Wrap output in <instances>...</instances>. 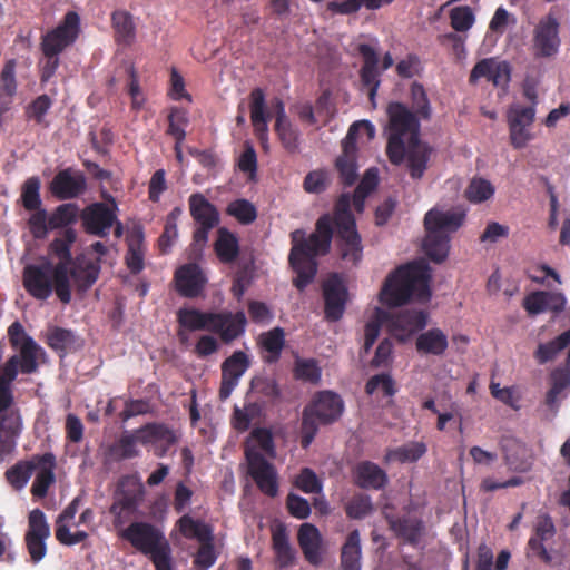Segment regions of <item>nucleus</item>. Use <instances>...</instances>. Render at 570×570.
I'll use <instances>...</instances> for the list:
<instances>
[{
  "mask_svg": "<svg viewBox=\"0 0 570 570\" xmlns=\"http://www.w3.org/2000/svg\"><path fill=\"white\" fill-rule=\"evenodd\" d=\"M387 116L389 160L396 166L405 161L411 178L421 179L428 169L433 149L420 139L419 117L402 102L389 104Z\"/></svg>",
  "mask_w": 570,
  "mask_h": 570,
  "instance_id": "1",
  "label": "nucleus"
},
{
  "mask_svg": "<svg viewBox=\"0 0 570 570\" xmlns=\"http://www.w3.org/2000/svg\"><path fill=\"white\" fill-rule=\"evenodd\" d=\"M11 347L18 351L0 367V426L14 431L19 425V410L13 406L12 383L19 373L32 374L38 371L39 358L45 356L43 348L26 333L19 321L8 327Z\"/></svg>",
  "mask_w": 570,
  "mask_h": 570,
  "instance_id": "2",
  "label": "nucleus"
},
{
  "mask_svg": "<svg viewBox=\"0 0 570 570\" xmlns=\"http://www.w3.org/2000/svg\"><path fill=\"white\" fill-rule=\"evenodd\" d=\"M333 225V217L324 214L316 220L315 230L309 236L306 237L303 229L291 233L292 248L288 263L296 273L293 284L298 291H304L313 282L317 272L315 258L330 252Z\"/></svg>",
  "mask_w": 570,
  "mask_h": 570,
  "instance_id": "3",
  "label": "nucleus"
},
{
  "mask_svg": "<svg viewBox=\"0 0 570 570\" xmlns=\"http://www.w3.org/2000/svg\"><path fill=\"white\" fill-rule=\"evenodd\" d=\"M429 267L412 262L397 267L385 279L380 301L389 307H397L410 301L425 303L431 298Z\"/></svg>",
  "mask_w": 570,
  "mask_h": 570,
  "instance_id": "4",
  "label": "nucleus"
},
{
  "mask_svg": "<svg viewBox=\"0 0 570 570\" xmlns=\"http://www.w3.org/2000/svg\"><path fill=\"white\" fill-rule=\"evenodd\" d=\"M177 322L180 327L190 332L208 331L218 334L225 344L242 336L247 324L244 312H202L197 308H180L177 312Z\"/></svg>",
  "mask_w": 570,
  "mask_h": 570,
  "instance_id": "5",
  "label": "nucleus"
},
{
  "mask_svg": "<svg viewBox=\"0 0 570 570\" xmlns=\"http://www.w3.org/2000/svg\"><path fill=\"white\" fill-rule=\"evenodd\" d=\"M426 323L428 314L424 311L403 309L399 313H391L379 307L375 308L373 316L364 327L361 357L370 353L383 325H386L393 337L405 342L413 333L424 328Z\"/></svg>",
  "mask_w": 570,
  "mask_h": 570,
  "instance_id": "6",
  "label": "nucleus"
},
{
  "mask_svg": "<svg viewBox=\"0 0 570 570\" xmlns=\"http://www.w3.org/2000/svg\"><path fill=\"white\" fill-rule=\"evenodd\" d=\"M464 218V213L438 208H432L425 214L426 236L423 240V249L431 261L441 263L448 257L450 234L462 226Z\"/></svg>",
  "mask_w": 570,
  "mask_h": 570,
  "instance_id": "7",
  "label": "nucleus"
},
{
  "mask_svg": "<svg viewBox=\"0 0 570 570\" xmlns=\"http://www.w3.org/2000/svg\"><path fill=\"white\" fill-rule=\"evenodd\" d=\"M121 537L144 554H148L156 570H173L171 548L164 533L148 522H132Z\"/></svg>",
  "mask_w": 570,
  "mask_h": 570,
  "instance_id": "8",
  "label": "nucleus"
},
{
  "mask_svg": "<svg viewBox=\"0 0 570 570\" xmlns=\"http://www.w3.org/2000/svg\"><path fill=\"white\" fill-rule=\"evenodd\" d=\"M344 410L343 400L332 391L318 392L304 409L301 424V445L307 449L315 439L318 426L332 424Z\"/></svg>",
  "mask_w": 570,
  "mask_h": 570,
  "instance_id": "9",
  "label": "nucleus"
},
{
  "mask_svg": "<svg viewBox=\"0 0 570 570\" xmlns=\"http://www.w3.org/2000/svg\"><path fill=\"white\" fill-rule=\"evenodd\" d=\"M333 222L340 238L342 258L358 264L363 256V245L355 217L350 210V194H342L335 202Z\"/></svg>",
  "mask_w": 570,
  "mask_h": 570,
  "instance_id": "10",
  "label": "nucleus"
},
{
  "mask_svg": "<svg viewBox=\"0 0 570 570\" xmlns=\"http://www.w3.org/2000/svg\"><path fill=\"white\" fill-rule=\"evenodd\" d=\"M76 238V230L73 228H66L61 236L55 238L49 245L50 254L58 258V263L53 265L56 267L57 297L63 304H68L71 301L69 267L73 263L71 246Z\"/></svg>",
  "mask_w": 570,
  "mask_h": 570,
  "instance_id": "11",
  "label": "nucleus"
},
{
  "mask_svg": "<svg viewBox=\"0 0 570 570\" xmlns=\"http://www.w3.org/2000/svg\"><path fill=\"white\" fill-rule=\"evenodd\" d=\"M361 129H365L370 138L374 136V126L368 120H358L353 122L342 141V154L335 161V167L345 186H352L357 179L356 139Z\"/></svg>",
  "mask_w": 570,
  "mask_h": 570,
  "instance_id": "12",
  "label": "nucleus"
},
{
  "mask_svg": "<svg viewBox=\"0 0 570 570\" xmlns=\"http://www.w3.org/2000/svg\"><path fill=\"white\" fill-rule=\"evenodd\" d=\"M22 285L31 297L46 301L53 292L57 294L56 267L48 261L24 266Z\"/></svg>",
  "mask_w": 570,
  "mask_h": 570,
  "instance_id": "13",
  "label": "nucleus"
},
{
  "mask_svg": "<svg viewBox=\"0 0 570 570\" xmlns=\"http://www.w3.org/2000/svg\"><path fill=\"white\" fill-rule=\"evenodd\" d=\"M79 33L80 17L76 11H68L56 28L41 37V51L60 55L76 42Z\"/></svg>",
  "mask_w": 570,
  "mask_h": 570,
  "instance_id": "14",
  "label": "nucleus"
},
{
  "mask_svg": "<svg viewBox=\"0 0 570 570\" xmlns=\"http://www.w3.org/2000/svg\"><path fill=\"white\" fill-rule=\"evenodd\" d=\"M145 497V487L138 474H128L120 478L115 493V501L110 513L120 518L124 513H135Z\"/></svg>",
  "mask_w": 570,
  "mask_h": 570,
  "instance_id": "15",
  "label": "nucleus"
},
{
  "mask_svg": "<svg viewBox=\"0 0 570 570\" xmlns=\"http://www.w3.org/2000/svg\"><path fill=\"white\" fill-rule=\"evenodd\" d=\"M248 474L256 483L258 490L267 497L278 494V475L275 466L264 455L253 448L245 450Z\"/></svg>",
  "mask_w": 570,
  "mask_h": 570,
  "instance_id": "16",
  "label": "nucleus"
},
{
  "mask_svg": "<svg viewBox=\"0 0 570 570\" xmlns=\"http://www.w3.org/2000/svg\"><path fill=\"white\" fill-rule=\"evenodd\" d=\"M139 443L150 446L157 458L166 456L179 441V433L166 423L151 422L137 429Z\"/></svg>",
  "mask_w": 570,
  "mask_h": 570,
  "instance_id": "17",
  "label": "nucleus"
},
{
  "mask_svg": "<svg viewBox=\"0 0 570 570\" xmlns=\"http://www.w3.org/2000/svg\"><path fill=\"white\" fill-rule=\"evenodd\" d=\"M560 23L549 13L541 18L533 30L532 51L535 58H551L559 51L561 39L559 37Z\"/></svg>",
  "mask_w": 570,
  "mask_h": 570,
  "instance_id": "18",
  "label": "nucleus"
},
{
  "mask_svg": "<svg viewBox=\"0 0 570 570\" xmlns=\"http://www.w3.org/2000/svg\"><path fill=\"white\" fill-rule=\"evenodd\" d=\"M535 117V108L533 106H522L513 104L507 112V121L510 131V141L514 149H522L531 140L532 136L528 131Z\"/></svg>",
  "mask_w": 570,
  "mask_h": 570,
  "instance_id": "19",
  "label": "nucleus"
},
{
  "mask_svg": "<svg viewBox=\"0 0 570 570\" xmlns=\"http://www.w3.org/2000/svg\"><path fill=\"white\" fill-rule=\"evenodd\" d=\"M324 316L328 322L343 317L347 303V288L338 275L334 274L323 283Z\"/></svg>",
  "mask_w": 570,
  "mask_h": 570,
  "instance_id": "20",
  "label": "nucleus"
},
{
  "mask_svg": "<svg viewBox=\"0 0 570 570\" xmlns=\"http://www.w3.org/2000/svg\"><path fill=\"white\" fill-rule=\"evenodd\" d=\"M87 181L82 171L71 167L59 170L50 181V193L59 200L75 199L86 191Z\"/></svg>",
  "mask_w": 570,
  "mask_h": 570,
  "instance_id": "21",
  "label": "nucleus"
},
{
  "mask_svg": "<svg viewBox=\"0 0 570 570\" xmlns=\"http://www.w3.org/2000/svg\"><path fill=\"white\" fill-rule=\"evenodd\" d=\"M250 366L247 354L243 351H235L222 363V381L219 386V399L227 400L233 390L238 385L239 379Z\"/></svg>",
  "mask_w": 570,
  "mask_h": 570,
  "instance_id": "22",
  "label": "nucleus"
},
{
  "mask_svg": "<svg viewBox=\"0 0 570 570\" xmlns=\"http://www.w3.org/2000/svg\"><path fill=\"white\" fill-rule=\"evenodd\" d=\"M480 78H485L495 87L505 88L511 80V67L507 61H498L495 58H484L478 61L471 70L469 81L474 83Z\"/></svg>",
  "mask_w": 570,
  "mask_h": 570,
  "instance_id": "23",
  "label": "nucleus"
},
{
  "mask_svg": "<svg viewBox=\"0 0 570 570\" xmlns=\"http://www.w3.org/2000/svg\"><path fill=\"white\" fill-rule=\"evenodd\" d=\"M81 219L87 233L104 237L114 225L116 214L108 205L95 203L82 210Z\"/></svg>",
  "mask_w": 570,
  "mask_h": 570,
  "instance_id": "24",
  "label": "nucleus"
},
{
  "mask_svg": "<svg viewBox=\"0 0 570 570\" xmlns=\"http://www.w3.org/2000/svg\"><path fill=\"white\" fill-rule=\"evenodd\" d=\"M33 462H36V478L30 491L35 498L42 499L47 497L50 487L56 482L57 460L53 453L46 452L33 454Z\"/></svg>",
  "mask_w": 570,
  "mask_h": 570,
  "instance_id": "25",
  "label": "nucleus"
},
{
  "mask_svg": "<svg viewBox=\"0 0 570 570\" xmlns=\"http://www.w3.org/2000/svg\"><path fill=\"white\" fill-rule=\"evenodd\" d=\"M177 292L188 298L199 296L205 287L206 277L200 267L195 263L180 266L174 276Z\"/></svg>",
  "mask_w": 570,
  "mask_h": 570,
  "instance_id": "26",
  "label": "nucleus"
},
{
  "mask_svg": "<svg viewBox=\"0 0 570 570\" xmlns=\"http://www.w3.org/2000/svg\"><path fill=\"white\" fill-rule=\"evenodd\" d=\"M249 110L254 134L261 141L262 147L267 150L269 112L266 109L265 94L263 89L255 88L250 91Z\"/></svg>",
  "mask_w": 570,
  "mask_h": 570,
  "instance_id": "27",
  "label": "nucleus"
},
{
  "mask_svg": "<svg viewBox=\"0 0 570 570\" xmlns=\"http://www.w3.org/2000/svg\"><path fill=\"white\" fill-rule=\"evenodd\" d=\"M358 52L363 58V66L360 70V78L363 87L368 89V98L374 104L377 89L380 87V72L377 70L379 56L375 49L367 45L361 43Z\"/></svg>",
  "mask_w": 570,
  "mask_h": 570,
  "instance_id": "28",
  "label": "nucleus"
},
{
  "mask_svg": "<svg viewBox=\"0 0 570 570\" xmlns=\"http://www.w3.org/2000/svg\"><path fill=\"white\" fill-rule=\"evenodd\" d=\"M297 541L305 560L314 567L320 566L323 561L320 530L312 523H303L298 529Z\"/></svg>",
  "mask_w": 570,
  "mask_h": 570,
  "instance_id": "29",
  "label": "nucleus"
},
{
  "mask_svg": "<svg viewBox=\"0 0 570 570\" xmlns=\"http://www.w3.org/2000/svg\"><path fill=\"white\" fill-rule=\"evenodd\" d=\"M556 534L554 523L549 514L538 517L534 533L528 541L529 549L546 563L551 562V556L544 547V541L550 540Z\"/></svg>",
  "mask_w": 570,
  "mask_h": 570,
  "instance_id": "30",
  "label": "nucleus"
},
{
  "mask_svg": "<svg viewBox=\"0 0 570 570\" xmlns=\"http://www.w3.org/2000/svg\"><path fill=\"white\" fill-rule=\"evenodd\" d=\"M272 549L275 556V567L287 569L296 561V551L289 543L287 529L278 524L272 529Z\"/></svg>",
  "mask_w": 570,
  "mask_h": 570,
  "instance_id": "31",
  "label": "nucleus"
},
{
  "mask_svg": "<svg viewBox=\"0 0 570 570\" xmlns=\"http://www.w3.org/2000/svg\"><path fill=\"white\" fill-rule=\"evenodd\" d=\"M354 482L362 489L381 490L387 483V474L371 461L360 462L353 471Z\"/></svg>",
  "mask_w": 570,
  "mask_h": 570,
  "instance_id": "32",
  "label": "nucleus"
},
{
  "mask_svg": "<svg viewBox=\"0 0 570 570\" xmlns=\"http://www.w3.org/2000/svg\"><path fill=\"white\" fill-rule=\"evenodd\" d=\"M389 528L404 542L415 546L424 530L423 522L410 517H386Z\"/></svg>",
  "mask_w": 570,
  "mask_h": 570,
  "instance_id": "33",
  "label": "nucleus"
},
{
  "mask_svg": "<svg viewBox=\"0 0 570 570\" xmlns=\"http://www.w3.org/2000/svg\"><path fill=\"white\" fill-rule=\"evenodd\" d=\"M99 273V261L91 262L77 259L69 267V279L72 278L79 291L86 292L96 283Z\"/></svg>",
  "mask_w": 570,
  "mask_h": 570,
  "instance_id": "34",
  "label": "nucleus"
},
{
  "mask_svg": "<svg viewBox=\"0 0 570 570\" xmlns=\"http://www.w3.org/2000/svg\"><path fill=\"white\" fill-rule=\"evenodd\" d=\"M189 212L197 225L219 224V213L217 208L200 193H194L188 198Z\"/></svg>",
  "mask_w": 570,
  "mask_h": 570,
  "instance_id": "35",
  "label": "nucleus"
},
{
  "mask_svg": "<svg viewBox=\"0 0 570 570\" xmlns=\"http://www.w3.org/2000/svg\"><path fill=\"white\" fill-rule=\"evenodd\" d=\"M115 41L118 45L131 46L136 39L134 17L126 10H115L110 17Z\"/></svg>",
  "mask_w": 570,
  "mask_h": 570,
  "instance_id": "36",
  "label": "nucleus"
},
{
  "mask_svg": "<svg viewBox=\"0 0 570 570\" xmlns=\"http://www.w3.org/2000/svg\"><path fill=\"white\" fill-rule=\"evenodd\" d=\"M416 351L426 355H443L449 346L448 336L440 328H430L421 333L415 342Z\"/></svg>",
  "mask_w": 570,
  "mask_h": 570,
  "instance_id": "37",
  "label": "nucleus"
},
{
  "mask_svg": "<svg viewBox=\"0 0 570 570\" xmlns=\"http://www.w3.org/2000/svg\"><path fill=\"white\" fill-rule=\"evenodd\" d=\"M45 341L47 345L61 357L77 347L76 334L71 330L59 326L49 327Z\"/></svg>",
  "mask_w": 570,
  "mask_h": 570,
  "instance_id": "38",
  "label": "nucleus"
},
{
  "mask_svg": "<svg viewBox=\"0 0 570 570\" xmlns=\"http://www.w3.org/2000/svg\"><path fill=\"white\" fill-rule=\"evenodd\" d=\"M128 249L125 255V263L131 274L137 275L144 269L145 244L141 230L132 233L127 238Z\"/></svg>",
  "mask_w": 570,
  "mask_h": 570,
  "instance_id": "39",
  "label": "nucleus"
},
{
  "mask_svg": "<svg viewBox=\"0 0 570 570\" xmlns=\"http://www.w3.org/2000/svg\"><path fill=\"white\" fill-rule=\"evenodd\" d=\"M214 248L218 259L224 264L234 263L239 254L237 237L225 227L218 229Z\"/></svg>",
  "mask_w": 570,
  "mask_h": 570,
  "instance_id": "40",
  "label": "nucleus"
},
{
  "mask_svg": "<svg viewBox=\"0 0 570 570\" xmlns=\"http://www.w3.org/2000/svg\"><path fill=\"white\" fill-rule=\"evenodd\" d=\"M361 539L358 530L348 533L341 551L342 570H360Z\"/></svg>",
  "mask_w": 570,
  "mask_h": 570,
  "instance_id": "41",
  "label": "nucleus"
},
{
  "mask_svg": "<svg viewBox=\"0 0 570 570\" xmlns=\"http://www.w3.org/2000/svg\"><path fill=\"white\" fill-rule=\"evenodd\" d=\"M35 470L32 455L29 460H20L9 468L4 473L6 480L14 490L20 491L27 485Z\"/></svg>",
  "mask_w": 570,
  "mask_h": 570,
  "instance_id": "42",
  "label": "nucleus"
},
{
  "mask_svg": "<svg viewBox=\"0 0 570 570\" xmlns=\"http://www.w3.org/2000/svg\"><path fill=\"white\" fill-rule=\"evenodd\" d=\"M137 443H139L137 430L134 433H125L109 446V455L115 461L136 458L139 455Z\"/></svg>",
  "mask_w": 570,
  "mask_h": 570,
  "instance_id": "43",
  "label": "nucleus"
},
{
  "mask_svg": "<svg viewBox=\"0 0 570 570\" xmlns=\"http://www.w3.org/2000/svg\"><path fill=\"white\" fill-rule=\"evenodd\" d=\"M79 207L75 203H65L55 208L48 218L51 230L71 228L70 225L77 222Z\"/></svg>",
  "mask_w": 570,
  "mask_h": 570,
  "instance_id": "44",
  "label": "nucleus"
},
{
  "mask_svg": "<svg viewBox=\"0 0 570 570\" xmlns=\"http://www.w3.org/2000/svg\"><path fill=\"white\" fill-rule=\"evenodd\" d=\"M570 344V328L558 335L552 341L539 344L534 357L539 364H546L552 361L558 353L563 351Z\"/></svg>",
  "mask_w": 570,
  "mask_h": 570,
  "instance_id": "45",
  "label": "nucleus"
},
{
  "mask_svg": "<svg viewBox=\"0 0 570 570\" xmlns=\"http://www.w3.org/2000/svg\"><path fill=\"white\" fill-rule=\"evenodd\" d=\"M180 533L187 539H196L198 542L209 540L213 528L199 520H194L189 514H184L177 522Z\"/></svg>",
  "mask_w": 570,
  "mask_h": 570,
  "instance_id": "46",
  "label": "nucleus"
},
{
  "mask_svg": "<svg viewBox=\"0 0 570 570\" xmlns=\"http://www.w3.org/2000/svg\"><path fill=\"white\" fill-rule=\"evenodd\" d=\"M285 344L284 331L281 327H275L272 331L261 335V345L265 352L268 353L264 357L267 363H275L278 361Z\"/></svg>",
  "mask_w": 570,
  "mask_h": 570,
  "instance_id": "47",
  "label": "nucleus"
},
{
  "mask_svg": "<svg viewBox=\"0 0 570 570\" xmlns=\"http://www.w3.org/2000/svg\"><path fill=\"white\" fill-rule=\"evenodd\" d=\"M188 122L187 110L177 106L171 107L168 115L167 135L171 136L178 144H183L186 138Z\"/></svg>",
  "mask_w": 570,
  "mask_h": 570,
  "instance_id": "48",
  "label": "nucleus"
},
{
  "mask_svg": "<svg viewBox=\"0 0 570 570\" xmlns=\"http://www.w3.org/2000/svg\"><path fill=\"white\" fill-rule=\"evenodd\" d=\"M52 104L53 101L48 95L38 96L26 107V119L35 121L39 126L48 127L49 122L46 120V115L52 107Z\"/></svg>",
  "mask_w": 570,
  "mask_h": 570,
  "instance_id": "49",
  "label": "nucleus"
},
{
  "mask_svg": "<svg viewBox=\"0 0 570 570\" xmlns=\"http://www.w3.org/2000/svg\"><path fill=\"white\" fill-rule=\"evenodd\" d=\"M226 213L243 225H249L257 218L256 207L244 198L230 202L226 208Z\"/></svg>",
  "mask_w": 570,
  "mask_h": 570,
  "instance_id": "50",
  "label": "nucleus"
},
{
  "mask_svg": "<svg viewBox=\"0 0 570 570\" xmlns=\"http://www.w3.org/2000/svg\"><path fill=\"white\" fill-rule=\"evenodd\" d=\"M22 206L28 212L42 208V200L40 197V179L36 176L28 178L21 190Z\"/></svg>",
  "mask_w": 570,
  "mask_h": 570,
  "instance_id": "51",
  "label": "nucleus"
},
{
  "mask_svg": "<svg viewBox=\"0 0 570 570\" xmlns=\"http://www.w3.org/2000/svg\"><path fill=\"white\" fill-rule=\"evenodd\" d=\"M217 557L213 534L209 540L199 541V548L194 557V566L197 570H208L215 564Z\"/></svg>",
  "mask_w": 570,
  "mask_h": 570,
  "instance_id": "52",
  "label": "nucleus"
},
{
  "mask_svg": "<svg viewBox=\"0 0 570 570\" xmlns=\"http://www.w3.org/2000/svg\"><path fill=\"white\" fill-rule=\"evenodd\" d=\"M494 195V186L484 178H473L465 190V197L474 204L490 199Z\"/></svg>",
  "mask_w": 570,
  "mask_h": 570,
  "instance_id": "53",
  "label": "nucleus"
},
{
  "mask_svg": "<svg viewBox=\"0 0 570 570\" xmlns=\"http://www.w3.org/2000/svg\"><path fill=\"white\" fill-rule=\"evenodd\" d=\"M450 24L456 32H466L475 22V16L469 6H459L449 13Z\"/></svg>",
  "mask_w": 570,
  "mask_h": 570,
  "instance_id": "54",
  "label": "nucleus"
},
{
  "mask_svg": "<svg viewBox=\"0 0 570 570\" xmlns=\"http://www.w3.org/2000/svg\"><path fill=\"white\" fill-rule=\"evenodd\" d=\"M253 448L256 451L262 450L266 454L274 456L275 446L272 432L264 428L254 429L250 432L246 448Z\"/></svg>",
  "mask_w": 570,
  "mask_h": 570,
  "instance_id": "55",
  "label": "nucleus"
},
{
  "mask_svg": "<svg viewBox=\"0 0 570 570\" xmlns=\"http://www.w3.org/2000/svg\"><path fill=\"white\" fill-rule=\"evenodd\" d=\"M411 99L415 116L429 120L431 118V106L423 85L419 82L411 85Z\"/></svg>",
  "mask_w": 570,
  "mask_h": 570,
  "instance_id": "56",
  "label": "nucleus"
},
{
  "mask_svg": "<svg viewBox=\"0 0 570 570\" xmlns=\"http://www.w3.org/2000/svg\"><path fill=\"white\" fill-rule=\"evenodd\" d=\"M372 511L373 504L367 494H355L345 505L346 515L354 520L364 519Z\"/></svg>",
  "mask_w": 570,
  "mask_h": 570,
  "instance_id": "57",
  "label": "nucleus"
},
{
  "mask_svg": "<svg viewBox=\"0 0 570 570\" xmlns=\"http://www.w3.org/2000/svg\"><path fill=\"white\" fill-rule=\"evenodd\" d=\"M50 527L47 522L43 511L35 509L29 513L28 530L24 537L48 539Z\"/></svg>",
  "mask_w": 570,
  "mask_h": 570,
  "instance_id": "58",
  "label": "nucleus"
},
{
  "mask_svg": "<svg viewBox=\"0 0 570 570\" xmlns=\"http://www.w3.org/2000/svg\"><path fill=\"white\" fill-rule=\"evenodd\" d=\"M275 131L287 151L295 153L298 149L299 132L289 120L275 122Z\"/></svg>",
  "mask_w": 570,
  "mask_h": 570,
  "instance_id": "59",
  "label": "nucleus"
},
{
  "mask_svg": "<svg viewBox=\"0 0 570 570\" xmlns=\"http://www.w3.org/2000/svg\"><path fill=\"white\" fill-rule=\"evenodd\" d=\"M551 299H556L553 293L538 291L529 294L523 301V307L530 315H538L548 309Z\"/></svg>",
  "mask_w": 570,
  "mask_h": 570,
  "instance_id": "60",
  "label": "nucleus"
},
{
  "mask_svg": "<svg viewBox=\"0 0 570 570\" xmlns=\"http://www.w3.org/2000/svg\"><path fill=\"white\" fill-rule=\"evenodd\" d=\"M294 377L309 383H317L321 379V368L313 358L296 360L294 366Z\"/></svg>",
  "mask_w": 570,
  "mask_h": 570,
  "instance_id": "61",
  "label": "nucleus"
},
{
  "mask_svg": "<svg viewBox=\"0 0 570 570\" xmlns=\"http://www.w3.org/2000/svg\"><path fill=\"white\" fill-rule=\"evenodd\" d=\"M253 278V266L249 263L238 264V268L235 272L233 284H232V293L234 297L240 298L248 286L252 283Z\"/></svg>",
  "mask_w": 570,
  "mask_h": 570,
  "instance_id": "62",
  "label": "nucleus"
},
{
  "mask_svg": "<svg viewBox=\"0 0 570 570\" xmlns=\"http://www.w3.org/2000/svg\"><path fill=\"white\" fill-rule=\"evenodd\" d=\"M48 214L45 208L35 209L27 220L30 234L36 239H43L50 230L48 224Z\"/></svg>",
  "mask_w": 570,
  "mask_h": 570,
  "instance_id": "63",
  "label": "nucleus"
},
{
  "mask_svg": "<svg viewBox=\"0 0 570 570\" xmlns=\"http://www.w3.org/2000/svg\"><path fill=\"white\" fill-rule=\"evenodd\" d=\"M426 450L423 442H411L395 449L391 455L402 463L416 462L426 453Z\"/></svg>",
  "mask_w": 570,
  "mask_h": 570,
  "instance_id": "64",
  "label": "nucleus"
}]
</instances>
